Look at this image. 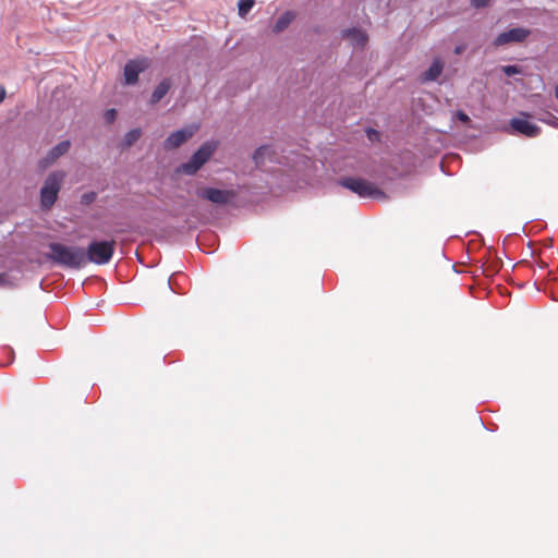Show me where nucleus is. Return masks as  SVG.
Segmentation results:
<instances>
[{
  "instance_id": "nucleus-1",
  "label": "nucleus",
  "mask_w": 558,
  "mask_h": 558,
  "mask_svg": "<svg viewBox=\"0 0 558 558\" xmlns=\"http://www.w3.org/2000/svg\"><path fill=\"white\" fill-rule=\"evenodd\" d=\"M47 247L48 252L45 253V258L52 266L72 270L85 267L83 246L52 241L47 244Z\"/></svg>"
},
{
  "instance_id": "nucleus-2",
  "label": "nucleus",
  "mask_w": 558,
  "mask_h": 558,
  "mask_svg": "<svg viewBox=\"0 0 558 558\" xmlns=\"http://www.w3.org/2000/svg\"><path fill=\"white\" fill-rule=\"evenodd\" d=\"M66 175L65 170L56 169L50 171L44 179L38 197V206L41 211L48 213L52 209L59 199Z\"/></svg>"
},
{
  "instance_id": "nucleus-3",
  "label": "nucleus",
  "mask_w": 558,
  "mask_h": 558,
  "mask_svg": "<svg viewBox=\"0 0 558 558\" xmlns=\"http://www.w3.org/2000/svg\"><path fill=\"white\" fill-rule=\"evenodd\" d=\"M336 184L343 187L351 193L357 195L360 198L368 199H386L387 194L376 183L356 174H344L336 180Z\"/></svg>"
},
{
  "instance_id": "nucleus-4",
  "label": "nucleus",
  "mask_w": 558,
  "mask_h": 558,
  "mask_svg": "<svg viewBox=\"0 0 558 558\" xmlns=\"http://www.w3.org/2000/svg\"><path fill=\"white\" fill-rule=\"evenodd\" d=\"M116 240L93 236L83 247L85 266L88 263L104 266L111 262L116 252Z\"/></svg>"
},
{
  "instance_id": "nucleus-5",
  "label": "nucleus",
  "mask_w": 558,
  "mask_h": 558,
  "mask_svg": "<svg viewBox=\"0 0 558 558\" xmlns=\"http://www.w3.org/2000/svg\"><path fill=\"white\" fill-rule=\"evenodd\" d=\"M195 195L218 208L236 207L239 193L234 189L218 187L213 185L199 184L195 190Z\"/></svg>"
},
{
  "instance_id": "nucleus-6",
  "label": "nucleus",
  "mask_w": 558,
  "mask_h": 558,
  "mask_svg": "<svg viewBox=\"0 0 558 558\" xmlns=\"http://www.w3.org/2000/svg\"><path fill=\"white\" fill-rule=\"evenodd\" d=\"M153 60L147 56L141 54L128 59L122 70L120 84L124 87L138 85L141 74L149 70Z\"/></svg>"
},
{
  "instance_id": "nucleus-7",
  "label": "nucleus",
  "mask_w": 558,
  "mask_h": 558,
  "mask_svg": "<svg viewBox=\"0 0 558 558\" xmlns=\"http://www.w3.org/2000/svg\"><path fill=\"white\" fill-rule=\"evenodd\" d=\"M509 133L521 135L527 138H534L541 134V126L531 120V114L526 111H520L515 117L509 120Z\"/></svg>"
},
{
  "instance_id": "nucleus-8",
  "label": "nucleus",
  "mask_w": 558,
  "mask_h": 558,
  "mask_svg": "<svg viewBox=\"0 0 558 558\" xmlns=\"http://www.w3.org/2000/svg\"><path fill=\"white\" fill-rule=\"evenodd\" d=\"M199 130V123L192 122L173 130L163 140V148L166 150H174L189 142Z\"/></svg>"
},
{
  "instance_id": "nucleus-9",
  "label": "nucleus",
  "mask_w": 558,
  "mask_h": 558,
  "mask_svg": "<svg viewBox=\"0 0 558 558\" xmlns=\"http://www.w3.org/2000/svg\"><path fill=\"white\" fill-rule=\"evenodd\" d=\"M531 28L520 25H510L495 36L493 45L495 47H501L509 44H522L531 36Z\"/></svg>"
},
{
  "instance_id": "nucleus-10",
  "label": "nucleus",
  "mask_w": 558,
  "mask_h": 558,
  "mask_svg": "<svg viewBox=\"0 0 558 558\" xmlns=\"http://www.w3.org/2000/svg\"><path fill=\"white\" fill-rule=\"evenodd\" d=\"M72 146L69 138L62 140L53 145L47 153L37 160V171L44 172L51 167L59 158L68 154Z\"/></svg>"
},
{
  "instance_id": "nucleus-11",
  "label": "nucleus",
  "mask_w": 558,
  "mask_h": 558,
  "mask_svg": "<svg viewBox=\"0 0 558 558\" xmlns=\"http://www.w3.org/2000/svg\"><path fill=\"white\" fill-rule=\"evenodd\" d=\"M340 38L348 40L355 50H364L369 41L367 31L360 25L342 28L340 31Z\"/></svg>"
},
{
  "instance_id": "nucleus-12",
  "label": "nucleus",
  "mask_w": 558,
  "mask_h": 558,
  "mask_svg": "<svg viewBox=\"0 0 558 558\" xmlns=\"http://www.w3.org/2000/svg\"><path fill=\"white\" fill-rule=\"evenodd\" d=\"M445 69V61L441 57L436 56L433 58L432 62L420 75V81L423 84L439 82V77L441 76Z\"/></svg>"
},
{
  "instance_id": "nucleus-13",
  "label": "nucleus",
  "mask_w": 558,
  "mask_h": 558,
  "mask_svg": "<svg viewBox=\"0 0 558 558\" xmlns=\"http://www.w3.org/2000/svg\"><path fill=\"white\" fill-rule=\"evenodd\" d=\"M220 142L218 140H206L192 153V155L201 162V165L205 166L217 151Z\"/></svg>"
},
{
  "instance_id": "nucleus-14",
  "label": "nucleus",
  "mask_w": 558,
  "mask_h": 558,
  "mask_svg": "<svg viewBox=\"0 0 558 558\" xmlns=\"http://www.w3.org/2000/svg\"><path fill=\"white\" fill-rule=\"evenodd\" d=\"M174 81L170 76L162 77L158 84L154 87L150 97L148 99V105L150 107L156 106L159 104L167 95L168 93L173 88Z\"/></svg>"
},
{
  "instance_id": "nucleus-15",
  "label": "nucleus",
  "mask_w": 558,
  "mask_h": 558,
  "mask_svg": "<svg viewBox=\"0 0 558 558\" xmlns=\"http://www.w3.org/2000/svg\"><path fill=\"white\" fill-rule=\"evenodd\" d=\"M267 159L271 162L277 161V154L274 146L271 144H260L255 147L252 154L254 165L259 168Z\"/></svg>"
},
{
  "instance_id": "nucleus-16",
  "label": "nucleus",
  "mask_w": 558,
  "mask_h": 558,
  "mask_svg": "<svg viewBox=\"0 0 558 558\" xmlns=\"http://www.w3.org/2000/svg\"><path fill=\"white\" fill-rule=\"evenodd\" d=\"M298 17V13L294 10H286L277 17L271 24L270 29L274 35L283 33Z\"/></svg>"
},
{
  "instance_id": "nucleus-17",
  "label": "nucleus",
  "mask_w": 558,
  "mask_h": 558,
  "mask_svg": "<svg viewBox=\"0 0 558 558\" xmlns=\"http://www.w3.org/2000/svg\"><path fill=\"white\" fill-rule=\"evenodd\" d=\"M204 166L201 165V162L191 156L185 160L180 162L178 166L174 167L173 173L175 175H187L193 177Z\"/></svg>"
},
{
  "instance_id": "nucleus-18",
  "label": "nucleus",
  "mask_w": 558,
  "mask_h": 558,
  "mask_svg": "<svg viewBox=\"0 0 558 558\" xmlns=\"http://www.w3.org/2000/svg\"><path fill=\"white\" fill-rule=\"evenodd\" d=\"M143 135V130L140 126L132 128L124 133L123 137L119 143L120 149L124 150L132 147Z\"/></svg>"
},
{
  "instance_id": "nucleus-19",
  "label": "nucleus",
  "mask_w": 558,
  "mask_h": 558,
  "mask_svg": "<svg viewBox=\"0 0 558 558\" xmlns=\"http://www.w3.org/2000/svg\"><path fill=\"white\" fill-rule=\"evenodd\" d=\"M217 242L218 236L216 234H210L209 236H206L201 241H197V246L202 252L206 254H213L217 251Z\"/></svg>"
},
{
  "instance_id": "nucleus-20",
  "label": "nucleus",
  "mask_w": 558,
  "mask_h": 558,
  "mask_svg": "<svg viewBox=\"0 0 558 558\" xmlns=\"http://www.w3.org/2000/svg\"><path fill=\"white\" fill-rule=\"evenodd\" d=\"M179 278L185 279L181 272H173L168 279V287L173 293L183 294L184 290L178 281Z\"/></svg>"
},
{
  "instance_id": "nucleus-21",
  "label": "nucleus",
  "mask_w": 558,
  "mask_h": 558,
  "mask_svg": "<svg viewBox=\"0 0 558 558\" xmlns=\"http://www.w3.org/2000/svg\"><path fill=\"white\" fill-rule=\"evenodd\" d=\"M364 134L372 144H379L383 142L381 131L371 125L364 128Z\"/></svg>"
},
{
  "instance_id": "nucleus-22",
  "label": "nucleus",
  "mask_w": 558,
  "mask_h": 558,
  "mask_svg": "<svg viewBox=\"0 0 558 558\" xmlns=\"http://www.w3.org/2000/svg\"><path fill=\"white\" fill-rule=\"evenodd\" d=\"M0 353L5 359V361L0 362V366L5 367V366L11 365L14 362L15 352H14L12 347H10V345H2L0 348Z\"/></svg>"
},
{
  "instance_id": "nucleus-23",
  "label": "nucleus",
  "mask_w": 558,
  "mask_h": 558,
  "mask_svg": "<svg viewBox=\"0 0 558 558\" xmlns=\"http://www.w3.org/2000/svg\"><path fill=\"white\" fill-rule=\"evenodd\" d=\"M535 118L539 122H543V123L554 126V128H558V117H556L555 114H553L549 111H544L542 113H538Z\"/></svg>"
},
{
  "instance_id": "nucleus-24",
  "label": "nucleus",
  "mask_w": 558,
  "mask_h": 558,
  "mask_svg": "<svg viewBox=\"0 0 558 558\" xmlns=\"http://www.w3.org/2000/svg\"><path fill=\"white\" fill-rule=\"evenodd\" d=\"M255 0H238V14L240 17H245L254 8Z\"/></svg>"
},
{
  "instance_id": "nucleus-25",
  "label": "nucleus",
  "mask_w": 558,
  "mask_h": 558,
  "mask_svg": "<svg viewBox=\"0 0 558 558\" xmlns=\"http://www.w3.org/2000/svg\"><path fill=\"white\" fill-rule=\"evenodd\" d=\"M501 72L507 77H513L515 75H523V68L519 64H506L501 66Z\"/></svg>"
},
{
  "instance_id": "nucleus-26",
  "label": "nucleus",
  "mask_w": 558,
  "mask_h": 558,
  "mask_svg": "<svg viewBox=\"0 0 558 558\" xmlns=\"http://www.w3.org/2000/svg\"><path fill=\"white\" fill-rule=\"evenodd\" d=\"M451 120L453 122H459L462 124H470L472 122L471 118L463 109H457L456 111H453L452 116H451Z\"/></svg>"
},
{
  "instance_id": "nucleus-27",
  "label": "nucleus",
  "mask_w": 558,
  "mask_h": 558,
  "mask_svg": "<svg viewBox=\"0 0 558 558\" xmlns=\"http://www.w3.org/2000/svg\"><path fill=\"white\" fill-rule=\"evenodd\" d=\"M97 192L87 191L80 196V204L83 206H88L97 199Z\"/></svg>"
},
{
  "instance_id": "nucleus-28",
  "label": "nucleus",
  "mask_w": 558,
  "mask_h": 558,
  "mask_svg": "<svg viewBox=\"0 0 558 558\" xmlns=\"http://www.w3.org/2000/svg\"><path fill=\"white\" fill-rule=\"evenodd\" d=\"M495 0H470V5L476 10L490 8Z\"/></svg>"
},
{
  "instance_id": "nucleus-29",
  "label": "nucleus",
  "mask_w": 558,
  "mask_h": 558,
  "mask_svg": "<svg viewBox=\"0 0 558 558\" xmlns=\"http://www.w3.org/2000/svg\"><path fill=\"white\" fill-rule=\"evenodd\" d=\"M118 118V110L116 108H108L104 112V120L107 124H112Z\"/></svg>"
},
{
  "instance_id": "nucleus-30",
  "label": "nucleus",
  "mask_w": 558,
  "mask_h": 558,
  "mask_svg": "<svg viewBox=\"0 0 558 558\" xmlns=\"http://www.w3.org/2000/svg\"><path fill=\"white\" fill-rule=\"evenodd\" d=\"M466 48H468L466 44L460 43V44L454 46L453 53L456 56H461L466 50Z\"/></svg>"
},
{
  "instance_id": "nucleus-31",
  "label": "nucleus",
  "mask_w": 558,
  "mask_h": 558,
  "mask_svg": "<svg viewBox=\"0 0 558 558\" xmlns=\"http://www.w3.org/2000/svg\"><path fill=\"white\" fill-rule=\"evenodd\" d=\"M10 284V278L7 272L0 271V287H7Z\"/></svg>"
},
{
  "instance_id": "nucleus-32",
  "label": "nucleus",
  "mask_w": 558,
  "mask_h": 558,
  "mask_svg": "<svg viewBox=\"0 0 558 558\" xmlns=\"http://www.w3.org/2000/svg\"><path fill=\"white\" fill-rule=\"evenodd\" d=\"M7 98V89L3 85L0 84V104H2Z\"/></svg>"
},
{
  "instance_id": "nucleus-33",
  "label": "nucleus",
  "mask_w": 558,
  "mask_h": 558,
  "mask_svg": "<svg viewBox=\"0 0 558 558\" xmlns=\"http://www.w3.org/2000/svg\"><path fill=\"white\" fill-rule=\"evenodd\" d=\"M313 32L318 35L322 34V32H323L322 26H319V25L314 26Z\"/></svg>"
},
{
  "instance_id": "nucleus-34",
  "label": "nucleus",
  "mask_w": 558,
  "mask_h": 558,
  "mask_svg": "<svg viewBox=\"0 0 558 558\" xmlns=\"http://www.w3.org/2000/svg\"><path fill=\"white\" fill-rule=\"evenodd\" d=\"M514 235H519V233H510V234H507V235L505 236L504 241H502V244L505 245V244H506V242H507V240H508L509 238H511V236H514Z\"/></svg>"
},
{
  "instance_id": "nucleus-35",
  "label": "nucleus",
  "mask_w": 558,
  "mask_h": 558,
  "mask_svg": "<svg viewBox=\"0 0 558 558\" xmlns=\"http://www.w3.org/2000/svg\"><path fill=\"white\" fill-rule=\"evenodd\" d=\"M554 95H555V98L558 100V83L554 87Z\"/></svg>"
},
{
  "instance_id": "nucleus-36",
  "label": "nucleus",
  "mask_w": 558,
  "mask_h": 558,
  "mask_svg": "<svg viewBox=\"0 0 558 558\" xmlns=\"http://www.w3.org/2000/svg\"><path fill=\"white\" fill-rule=\"evenodd\" d=\"M527 247L530 250V255L533 256L534 253H533V248H532V243L531 242L527 243Z\"/></svg>"
},
{
  "instance_id": "nucleus-37",
  "label": "nucleus",
  "mask_w": 558,
  "mask_h": 558,
  "mask_svg": "<svg viewBox=\"0 0 558 558\" xmlns=\"http://www.w3.org/2000/svg\"><path fill=\"white\" fill-rule=\"evenodd\" d=\"M440 169H441V172H444L446 175H450V173H449V172H447V171L444 169V167H442V165H441V163H440Z\"/></svg>"
},
{
  "instance_id": "nucleus-38",
  "label": "nucleus",
  "mask_w": 558,
  "mask_h": 558,
  "mask_svg": "<svg viewBox=\"0 0 558 558\" xmlns=\"http://www.w3.org/2000/svg\"><path fill=\"white\" fill-rule=\"evenodd\" d=\"M545 267H546V265H545V264H541V265H539V268H545Z\"/></svg>"
},
{
  "instance_id": "nucleus-39",
  "label": "nucleus",
  "mask_w": 558,
  "mask_h": 558,
  "mask_svg": "<svg viewBox=\"0 0 558 558\" xmlns=\"http://www.w3.org/2000/svg\"><path fill=\"white\" fill-rule=\"evenodd\" d=\"M452 268L456 272H458L457 268H456V265H452Z\"/></svg>"
}]
</instances>
